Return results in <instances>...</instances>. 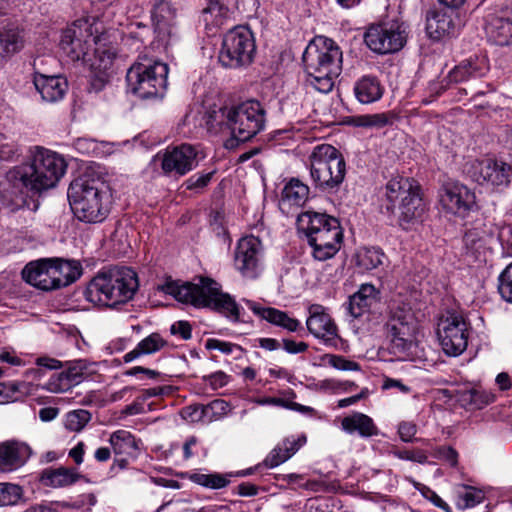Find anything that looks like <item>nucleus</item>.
I'll return each instance as SVG.
<instances>
[{
	"label": "nucleus",
	"instance_id": "f257e3e1",
	"mask_svg": "<svg viewBox=\"0 0 512 512\" xmlns=\"http://www.w3.org/2000/svg\"><path fill=\"white\" fill-rule=\"evenodd\" d=\"M66 171V162L58 153L36 147L30 162L13 167L0 184V202L21 207L28 198L54 188Z\"/></svg>",
	"mask_w": 512,
	"mask_h": 512
},
{
	"label": "nucleus",
	"instance_id": "f03ea898",
	"mask_svg": "<svg viewBox=\"0 0 512 512\" xmlns=\"http://www.w3.org/2000/svg\"><path fill=\"white\" fill-rule=\"evenodd\" d=\"M160 289L177 301L195 307H208L236 323L240 319V307L228 293L221 291L219 283L207 277H200L198 283H179L167 279Z\"/></svg>",
	"mask_w": 512,
	"mask_h": 512
},
{
	"label": "nucleus",
	"instance_id": "7ed1b4c3",
	"mask_svg": "<svg viewBox=\"0 0 512 512\" xmlns=\"http://www.w3.org/2000/svg\"><path fill=\"white\" fill-rule=\"evenodd\" d=\"M138 288V276L133 269L114 266L100 270L88 283L84 296L97 306L112 308L133 299Z\"/></svg>",
	"mask_w": 512,
	"mask_h": 512
},
{
	"label": "nucleus",
	"instance_id": "20e7f679",
	"mask_svg": "<svg viewBox=\"0 0 512 512\" xmlns=\"http://www.w3.org/2000/svg\"><path fill=\"white\" fill-rule=\"evenodd\" d=\"M303 64L307 74L306 83L321 93H328L334 79L342 71V52L332 39L319 37L312 41L303 53Z\"/></svg>",
	"mask_w": 512,
	"mask_h": 512
},
{
	"label": "nucleus",
	"instance_id": "39448f33",
	"mask_svg": "<svg viewBox=\"0 0 512 512\" xmlns=\"http://www.w3.org/2000/svg\"><path fill=\"white\" fill-rule=\"evenodd\" d=\"M297 228L305 234L316 260L332 258L341 247L343 231L339 220L333 216L306 211L298 215Z\"/></svg>",
	"mask_w": 512,
	"mask_h": 512
},
{
	"label": "nucleus",
	"instance_id": "423d86ee",
	"mask_svg": "<svg viewBox=\"0 0 512 512\" xmlns=\"http://www.w3.org/2000/svg\"><path fill=\"white\" fill-rule=\"evenodd\" d=\"M68 199L74 215L83 222H102L109 213L110 200L104 182L78 178L68 188Z\"/></svg>",
	"mask_w": 512,
	"mask_h": 512
},
{
	"label": "nucleus",
	"instance_id": "0eeeda50",
	"mask_svg": "<svg viewBox=\"0 0 512 512\" xmlns=\"http://www.w3.org/2000/svg\"><path fill=\"white\" fill-rule=\"evenodd\" d=\"M211 119H220L219 125L226 126L232 134L227 147H233L234 142H246L261 132L265 127V110L260 102L249 100L236 106L222 107Z\"/></svg>",
	"mask_w": 512,
	"mask_h": 512
},
{
	"label": "nucleus",
	"instance_id": "6e6552de",
	"mask_svg": "<svg viewBox=\"0 0 512 512\" xmlns=\"http://www.w3.org/2000/svg\"><path fill=\"white\" fill-rule=\"evenodd\" d=\"M103 42L116 46L110 33L99 34L97 25L91 24L87 19H78L63 31L59 45L69 61L89 62V59L98 58V48Z\"/></svg>",
	"mask_w": 512,
	"mask_h": 512
},
{
	"label": "nucleus",
	"instance_id": "1a4fd4ad",
	"mask_svg": "<svg viewBox=\"0 0 512 512\" xmlns=\"http://www.w3.org/2000/svg\"><path fill=\"white\" fill-rule=\"evenodd\" d=\"M308 160L314 186L323 192H337L346 175L342 153L330 144H319L313 148Z\"/></svg>",
	"mask_w": 512,
	"mask_h": 512
},
{
	"label": "nucleus",
	"instance_id": "9d476101",
	"mask_svg": "<svg viewBox=\"0 0 512 512\" xmlns=\"http://www.w3.org/2000/svg\"><path fill=\"white\" fill-rule=\"evenodd\" d=\"M168 66L160 61L139 57L127 71L126 81L131 93L141 99L162 97L167 87Z\"/></svg>",
	"mask_w": 512,
	"mask_h": 512
},
{
	"label": "nucleus",
	"instance_id": "9b49d317",
	"mask_svg": "<svg viewBox=\"0 0 512 512\" xmlns=\"http://www.w3.org/2000/svg\"><path fill=\"white\" fill-rule=\"evenodd\" d=\"M255 52L252 31L246 26H236L223 36L218 58L223 67L238 69L250 65Z\"/></svg>",
	"mask_w": 512,
	"mask_h": 512
},
{
	"label": "nucleus",
	"instance_id": "f8f14e48",
	"mask_svg": "<svg viewBox=\"0 0 512 512\" xmlns=\"http://www.w3.org/2000/svg\"><path fill=\"white\" fill-rule=\"evenodd\" d=\"M364 41L375 53H394L404 46L405 28L398 20L381 21L368 27L364 34Z\"/></svg>",
	"mask_w": 512,
	"mask_h": 512
},
{
	"label": "nucleus",
	"instance_id": "ddd939ff",
	"mask_svg": "<svg viewBox=\"0 0 512 512\" xmlns=\"http://www.w3.org/2000/svg\"><path fill=\"white\" fill-rule=\"evenodd\" d=\"M437 336L447 355L458 356L468 345V325L461 314L447 311L439 318Z\"/></svg>",
	"mask_w": 512,
	"mask_h": 512
},
{
	"label": "nucleus",
	"instance_id": "4468645a",
	"mask_svg": "<svg viewBox=\"0 0 512 512\" xmlns=\"http://www.w3.org/2000/svg\"><path fill=\"white\" fill-rule=\"evenodd\" d=\"M464 172L480 185L506 186L512 176V166L492 158L473 159L465 164Z\"/></svg>",
	"mask_w": 512,
	"mask_h": 512
},
{
	"label": "nucleus",
	"instance_id": "2eb2a0df",
	"mask_svg": "<svg viewBox=\"0 0 512 512\" xmlns=\"http://www.w3.org/2000/svg\"><path fill=\"white\" fill-rule=\"evenodd\" d=\"M415 195L416 189L409 182L408 178H401L400 180L393 179L386 185V196L390 202H394L401 196L399 225L404 230H412L416 224Z\"/></svg>",
	"mask_w": 512,
	"mask_h": 512
},
{
	"label": "nucleus",
	"instance_id": "dca6fc26",
	"mask_svg": "<svg viewBox=\"0 0 512 512\" xmlns=\"http://www.w3.org/2000/svg\"><path fill=\"white\" fill-rule=\"evenodd\" d=\"M199 151L191 144L167 148L162 156L161 168L165 174L184 176L198 166Z\"/></svg>",
	"mask_w": 512,
	"mask_h": 512
},
{
	"label": "nucleus",
	"instance_id": "f3484780",
	"mask_svg": "<svg viewBox=\"0 0 512 512\" xmlns=\"http://www.w3.org/2000/svg\"><path fill=\"white\" fill-rule=\"evenodd\" d=\"M441 203L448 212L465 217L476 207V196L467 186L459 182H447L443 185Z\"/></svg>",
	"mask_w": 512,
	"mask_h": 512
},
{
	"label": "nucleus",
	"instance_id": "a211bd4d",
	"mask_svg": "<svg viewBox=\"0 0 512 512\" xmlns=\"http://www.w3.org/2000/svg\"><path fill=\"white\" fill-rule=\"evenodd\" d=\"M261 242L254 236L243 237L235 249V267L247 278H256L260 271Z\"/></svg>",
	"mask_w": 512,
	"mask_h": 512
},
{
	"label": "nucleus",
	"instance_id": "6ab92c4d",
	"mask_svg": "<svg viewBox=\"0 0 512 512\" xmlns=\"http://www.w3.org/2000/svg\"><path fill=\"white\" fill-rule=\"evenodd\" d=\"M52 258H43L29 262L22 270V278L30 285L43 290L58 289Z\"/></svg>",
	"mask_w": 512,
	"mask_h": 512
},
{
	"label": "nucleus",
	"instance_id": "aec40b11",
	"mask_svg": "<svg viewBox=\"0 0 512 512\" xmlns=\"http://www.w3.org/2000/svg\"><path fill=\"white\" fill-rule=\"evenodd\" d=\"M117 56V46H109L100 43L98 48V58L89 59L94 76L91 80V86L95 91H100L109 82L111 69Z\"/></svg>",
	"mask_w": 512,
	"mask_h": 512
},
{
	"label": "nucleus",
	"instance_id": "412c9836",
	"mask_svg": "<svg viewBox=\"0 0 512 512\" xmlns=\"http://www.w3.org/2000/svg\"><path fill=\"white\" fill-rule=\"evenodd\" d=\"M309 314L306 326L313 336L325 342H332L337 338V326L330 315L323 311L322 306L312 305Z\"/></svg>",
	"mask_w": 512,
	"mask_h": 512
},
{
	"label": "nucleus",
	"instance_id": "4be33fe9",
	"mask_svg": "<svg viewBox=\"0 0 512 512\" xmlns=\"http://www.w3.org/2000/svg\"><path fill=\"white\" fill-rule=\"evenodd\" d=\"M31 448L23 442L0 443V471L10 472L22 467L30 458Z\"/></svg>",
	"mask_w": 512,
	"mask_h": 512
},
{
	"label": "nucleus",
	"instance_id": "5701e85b",
	"mask_svg": "<svg viewBox=\"0 0 512 512\" xmlns=\"http://www.w3.org/2000/svg\"><path fill=\"white\" fill-rule=\"evenodd\" d=\"M33 83L42 101L46 103L61 101L68 90V82L61 76L35 74Z\"/></svg>",
	"mask_w": 512,
	"mask_h": 512
},
{
	"label": "nucleus",
	"instance_id": "b1692460",
	"mask_svg": "<svg viewBox=\"0 0 512 512\" xmlns=\"http://www.w3.org/2000/svg\"><path fill=\"white\" fill-rule=\"evenodd\" d=\"M247 307L258 317L289 332L303 330L299 320L290 317L285 311L273 307H263L252 300H245Z\"/></svg>",
	"mask_w": 512,
	"mask_h": 512
},
{
	"label": "nucleus",
	"instance_id": "393cba45",
	"mask_svg": "<svg viewBox=\"0 0 512 512\" xmlns=\"http://www.w3.org/2000/svg\"><path fill=\"white\" fill-rule=\"evenodd\" d=\"M380 291L370 283L362 284L358 291L349 297L347 310L351 316L358 318L379 301Z\"/></svg>",
	"mask_w": 512,
	"mask_h": 512
},
{
	"label": "nucleus",
	"instance_id": "a878e982",
	"mask_svg": "<svg viewBox=\"0 0 512 512\" xmlns=\"http://www.w3.org/2000/svg\"><path fill=\"white\" fill-rule=\"evenodd\" d=\"M310 193L309 187L298 178H291L284 185L280 199V209L289 213L293 207L299 208L308 200Z\"/></svg>",
	"mask_w": 512,
	"mask_h": 512
},
{
	"label": "nucleus",
	"instance_id": "bb28decb",
	"mask_svg": "<svg viewBox=\"0 0 512 512\" xmlns=\"http://www.w3.org/2000/svg\"><path fill=\"white\" fill-rule=\"evenodd\" d=\"M493 238L491 230L484 227H474L468 230L463 237L465 254L473 261L479 260Z\"/></svg>",
	"mask_w": 512,
	"mask_h": 512
},
{
	"label": "nucleus",
	"instance_id": "cd10ccee",
	"mask_svg": "<svg viewBox=\"0 0 512 512\" xmlns=\"http://www.w3.org/2000/svg\"><path fill=\"white\" fill-rule=\"evenodd\" d=\"M485 29L487 37L495 44L512 45V11L506 16H491Z\"/></svg>",
	"mask_w": 512,
	"mask_h": 512
},
{
	"label": "nucleus",
	"instance_id": "c85d7f7f",
	"mask_svg": "<svg viewBox=\"0 0 512 512\" xmlns=\"http://www.w3.org/2000/svg\"><path fill=\"white\" fill-rule=\"evenodd\" d=\"M488 71V66L483 59L475 58L462 61L448 74L449 83H462L471 79L483 77Z\"/></svg>",
	"mask_w": 512,
	"mask_h": 512
},
{
	"label": "nucleus",
	"instance_id": "c756f323",
	"mask_svg": "<svg viewBox=\"0 0 512 512\" xmlns=\"http://www.w3.org/2000/svg\"><path fill=\"white\" fill-rule=\"evenodd\" d=\"M26 44L25 32L17 27L0 31V61L10 59L19 53Z\"/></svg>",
	"mask_w": 512,
	"mask_h": 512
},
{
	"label": "nucleus",
	"instance_id": "7c9ffc66",
	"mask_svg": "<svg viewBox=\"0 0 512 512\" xmlns=\"http://www.w3.org/2000/svg\"><path fill=\"white\" fill-rule=\"evenodd\" d=\"M454 28L452 18L444 12L430 10L426 14L425 31L432 40H440Z\"/></svg>",
	"mask_w": 512,
	"mask_h": 512
},
{
	"label": "nucleus",
	"instance_id": "2f4dec72",
	"mask_svg": "<svg viewBox=\"0 0 512 512\" xmlns=\"http://www.w3.org/2000/svg\"><path fill=\"white\" fill-rule=\"evenodd\" d=\"M341 426L345 432L349 434L358 432L361 437H371L378 434V429L372 418L360 412L344 417Z\"/></svg>",
	"mask_w": 512,
	"mask_h": 512
},
{
	"label": "nucleus",
	"instance_id": "473e14b6",
	"mask_svg": "<svg viewBox=\"0 0 512 512\" xmlns=\"http://www.w3.org/2000/svg\"><path fill=\"white\" fill-rule=\"evenodd\" d=\"M79 475L70 468H46L41 472L40 481L44 486L60 488L74 484Z\"/></svg>",
	"mask_w": 512,
	"mask_h": 512
},
{
	"label": "nucleus",
	"instance_id": "72a5a7b5",
	"mask_svg": "<svg viewBox=\"0 0 512 512\" xmlns=\"http://www.w3.org/2000/svg\"><path fill=\"white\" fill-rule=\"evenodd\" d=\"M354 93L362 104H370L382 97L383 89L374 76H363L354 85Z\"/></svg>",
	"mask_w": 512,
	"mask_h": 512
},
{
	"label": "nucleus",
	"instance_id": "f704fd0d",
	"mask_svg": "<svg viewBox=\"0 0 512 512\" xmlns=\"http://www.w3.org/2000/svg\"><path fill=\"white\" fill-rule=\"evenodd\" d=\"M55 263L53 264L54 270L56 271L57 286L58 289L66 287L82 275V266L77 260H64L61 258H53Z\"/></svg>",
	"mask_w": 512,
	"mask_h": 512
},
{
	"label": "nucleus",
	"instance_id": "c9c22d12",
	"mask_svg": "<svg viewBox=\"0 0 512 512\" xmlns=\"http://www.w3.org/2000/svg\"><path fill=\"white\" fill-rule=\"evenodd\" d=\"M300 439H284L265 458L264 465L274 468L290 459L300 448Z\"/></svg>",
	"mask_w": 512,
	"mask_h": 512
},
{
	"label": "nucleus",
	"instance_id": "e433bc0d",
	"mask_svg": "<svg viewBox=\"0 0 512 512\" xmlns=\"http://www.w3.org/2000/svg\"><path fill=\"white\" fill-rule=\"evenodd\" d=\"M167 345V342L159 333H152L141 340L137 346L123 356L125 363L134 361L143 355H150L160 351Z\"/></svg>",
	"mask_w": 512,
	"mask_h": 512
},
{
	"label": "nucleus",
	"instance_id": "4c0bfd02",
	"mask_svg": "<svg viewBox=\"0 0 512 512\" xmlns=\"http://www.w3.org/2000/svg\"><path fill=\"white\" fill-rule=\"evenodd\" d=\"M280 397H263L256 400L259 405H272L279 406L285 409L293 410L302 414H312L314 409L310 406H305L293 401L296 394L293 390L288 389L280 392Z\"/></svg>",
	"mask_w": 512,
	"mask_h": 512
},
{
	"label": "nucleus",
	"instance_id": "58836bf2",
	"mask_svg": "<svg viewBox=\"0 0 512 512\" xmlns=\"http://www.w3.org/2000/svg\"><path fill=\"white\" fill-rule=\"evenodd\" d=\"M109 443L116 455L135 457L139 449L135 437L126 430H117L110 435Z\"/></svg>",
	"mask_w": 512,
	"mask_h": 512
},
{
	"label": "nucleus",
	"instance_id": "ea45409f",
	"mask_svg": "<svg viewBox=\"0 0 512 512\" xmlns=\"http://www.w3.org/2000/svg\"><path fill=\"white\" fill-rule=\"evenodd\" d=\"M455 504L458 509L473 508L483 502L485 496L481 490L467 485H457L454 488Z\"/></svg>",
	"mask_w": 512,
	"mask_h": 512
},
{
	"label": "nucleus",
	"instance_id": "a19ab883",
	"mask_svg": "<svg viewBox=\"0 0 512 512\" xmlns=\"http://www.w3.org/2000/svg\"><path fill=\"white\" fill-rule=\"evenodd\" d=\"M151 18L155 27L159 30L170 26L175 18V10L165 0H157L151 10Z\"/></svg>",
	"mask_w": 512,
	"mask_h": 512
},
{
	"label": "nucleus",
	"instance_id": "79ce46f5",
	"mask_svg": "<svg viewBox=\"0 0 512 512\" xmlns=\"http://www.w3.org/2000/svg\"><path fill=\"white\" fill-rule=\"evenodd\" d=\"M397 321L399 322L400 327H397L394 325V329L398 330V335L395 338V342L397 345H401L403 349L407 348L409 345H411L412 341L405 338L406 335H412L415 332V327L413 326V323L415 321V314L414 312L409 309L408 312L403 314H396Z\"/></svg>",
	"mask_w": 512,
	"mask_h": 512
},
{
	"label": "nucleus",
	"instance_id": "37998d69",
	"mask_svg": "<svg viewBox=\"0 0 512 512\" xmlns=\"http://www.w3.org/2000/svg\"><path fill=\"white\" fill-rule=\"evenodd\" d=\"M229 475H223L220 473H194L190 476V479L195 484L203 486L209 489H222L230 484Z\"/></svg>",
	"mask_w": 512,
	"mask_h": 512
},
{
	"label": "nucleus",
	"instance_id": "c03bdc74",
	"mask_svg": "<svg viewBox=\"0 0 512 512\" xmlns=\"http://www.w3.org/2000/svg\"><path fill=\"white\" fill-rule=\"evenodd\" d=\"M229 9L220 0H208L203 9V16L206 23L221 26L228 16Z\"/></svg>",
	"mask_w": 512,
	"mask_h": 512
},
{
	"label": "nucleus",
	"instance_id": "a18cd8bd",
	"mask_svg": "<svg viewBox=\"0 0 512 512\" xmlns=\"http://www.w3.org/2000/svg\"><path fill=\"white\" fill-rule=\"evenodd\" d=\"M24 497L22 486L9 482H0V507L15 506Z\"/></svg>",
	"mask_w": 512,
	"mask_h": 512
},
{
	"label": "nucleus",
	"instance_id": "49530a36",
	"mask_svg": "<svg viewBox=\"0 0 512 512\" xmlns=\"http://www.w3.org/2000/svg\"><path fill=\"white\" fill-rule=\"evenodd\" d=\"M385 255L380 248H364L358 254L357 264L365 270H373L383 264Z\"/></svg>",
	"mask_w": 512,
	"mask_h": 512
},
{
	"label": "nucleus",
	"instance_id": "de8ad7c7",
	"mask_svg": "<svg viewBox=\"0 0 512 512\" xmlns=\"http://www.w3.org/2000/svg\"><path fill=\"white\" fill-rule=\"evenodd\" d=\"M393 115L390 113H376L361 115L354 118V124L365 128H383L392 124Z\"/></svg>",
	"mask_w": 512,
	"mask_h": 512
},
{
	"label": "nucleus",
	"instance_id": "09e8293b",
	"mask_svg": "<svg viewBox=\"0 0 512 512\" xmlns=\"http://www.w3.org/2000/svg\"><path fill=\"white\" fill-rule=\"evenodd\" d=\"M87 366L83 360L71 362L65 370L61 371L64 380L67 382L70 390L80 384L85 379Z\"/></svg>",
	"mask_w": 512,
	"mask_h": 512
},
{
	"label": "nucleus",
	"instance_id": "8fccbe9b",
	"mask_svg": "<svg viewBox=\"0 0 512 512\" xmlns=\"http://www.w3.org/2000/svg\"><path fill=\"white\" fill-rule=\"evenodd\" d=\"M91 420V414L85 409L70 411L66 414L64 426L71 432H80Z\"/></svg>",
	"mask_w": 512,
	"mask_h": 512
},
{
	"label": "nucleus",
	"instance_id": "3c124183",
	"mask_svg": "<svg viewBox=\"0 0 512 512\" xmlns=\"http://www.w3.org/2000/svg\"><path fill=\"white\" fill-rule=\"evenodd\" d=\"M498 290L502 298L512 303V263L499 275Z\"/></svg>",
	"mask_w": 512,
	"mask_h": 512
},
{
	"label": "nucleus",
	"instance_id": "603ef678",
	"mask_svg": "<svg viewBox=\"0 0 512 512\" xmlns=\"http://www.w3.org/2000/svg\"><path fill=\"white\" fill-rule=\"evenodd\" d=\"M215 174V171L210 172H200L195 175H192L189 177L184 185L186 186V189L188 190H200L206 187L209 182L211 181L213 175Z\"/></svg>",
	"mask_w": 512,
	"mask_h": 512
},
{
	"label": "nucleus",
	"instance_id": "864d4df0",
	"mask_svg": "<svg viewBox=\"0 0 512 512\" xmlns=\"http://www.w3.org/2000/svg\"><path fill=\"white\" fill-rule=\"evenodd\" d=\"M418 491L426 500L430 501L434 506L442 509L444 512H452L450 506L429 487L418 483Z\"/></svg>",
	"mask_w": 512,
	"mask_h": 512
},
{
	"label": "nucleus",
	"instance_id": "5fc2aeb1",
	"mask_svg": "<svg viewBox=\"0 0 512 512\" xmlns=\"http://www.w3.org/2000/svg\"><path fill=\"white\" fill-rule=\"evenodd\" d=\"M43 388L51 393H65L70 390L61 372L53 374Z\"/></svg>",
	"mask_w": 512,
	"mask_h": 512
},
{
	"label": "nucleus",
	"instance_id": "6e6d98bb",
	"mask_svg": "<svg viewBox=\"0 0 512 512\" xmlns=\"http://www.w3.org/2000/svg\"><path fill=\"white\" fill-rule=\"evenodd\" d=\"M327 357H328L329 365L337 370H342V371H358V370H360V365L357 362L350 361L343 356L328 355Z\"/></svg>",
	"mask_w": 512,
	"mask_h": 512
},
{
	"label": "nucleus",
	"instance_id": "4d7b16f0",
	"mask_svg": "<svg viewBox=\"0 0 512 512\" xmlns=\"http://www.w3.org/2000/svg\"><path fill=\"white\" fill-rule=\"evenodd\" d=\"M473 409H482L495 401V394L491 391L472 388Z\"/></svg>",
	"mask_w": 512,
	"mask_h": 512
},
{
	"label": "nucleus",
	"instance_id": "13d9d810",
	"mask_svg": "<svg viewBox=\"0 0 512 512\" xmlns=\"http://www.w3.org/2000/svg\"><path fill=\"white\" fill-rule=\"evenodd\" d=\"M19 148L16 142L8 140L6 138H0V159L1 160H12L18 155Z\"/></svg>",
	"mask_w": 512,
	"mask_h": 512
},
{
	"label": "nucleus",
	"instance_id": "bf43d9fd",
	"mask_svg": "<svg viewBox=\"0 0 512 512\" xmlns=\"http://www.w3.org/2000/svg\"><path fill=\"white\" fill-rule=\"evenodd\" d=\"M498 240L505 253L512 256V225H504L499 229Z\"/></svg>",
	"mask_w": 512,
	"mask_h": 512
},
{
	"label": "nucleus",
	"instance_id": "052dcab7",
	"mask_svg": "<svg viewBox=\"0 0 512 512\" xmlns=\"http://www.w3.org/2000/svg\"><path fill=\"white\" fill-rule=\"evenodd\" d=\"M181 415L183 419L189 422H203L202 404H191L182 409Z\"/></svg>",
	"mask_w": 512,
	"mask_h": 512
},
{
	"label": "nucleus",
	"instance_id": "680f3d73",
	"mask_svg": "<svg viewBox=\"0 0 512 512\" xmlns=\"http://www.w3.org/2000/svg\"><path fill=\"white\" fill-rule=\"evenodd\" d=\"M205 347L208 350H219L224 354H231L235 348H239V346L236 344L214 338L207 339L205 342Z\"/></svg>",
	"mask_w": 512,
	"mask_h": 512
},
{
	"label": "nucleus",
	"instance_id": "e2e57ef3",
	"mask_svg": "<svg viewBox=\"0 0 512 512\" xmlns=\"http://www.w3.org/2000/svg\"><path fill=\"white\" fill-rule=\"evenodd\" d=\"M173 335H179L183 340H189L192 337V327L187 321H177L170 327Z\"/></svg>",
	"mask_w": 512,
	"mask_h": 512
},
{
	"label": "nucleus",
	"instance_id": "0e129e2a",
	"mask_svg": "<svg viewBox=\"0 0 512 512\" xmlns=\"http://www.w3.org/2000/svg\"><path fill=\"white\" fill-rule=\"evenodd\" d=\"M398 434L402 441L411 442L416 435V425L413 422L403 421L398 426Z\"/></svg>",
	"mask_w": 512,
	"mask_h": 512
},
{
	"label": "nucleus",
	"instance_id": "69168bd1",
	"mask_svg": "<svg viewBox=\"0 0 512 512\" xmlns=\"http://www.w3.org/2000/svg\"><path fill=\"white\" fill-rule=\"evenodd\" d=\"M282 345L283 349L289 354L304 353L309 347L306 342H296L292 339H283Z\"/></svg>",
	"mask_w": 512,
	"mask_h": 512
},
{
	"label": "nucleus",
	"instance_id": "338daca9",
	"mask_svg": "<svg viewBox=\"0 0 512 512\" xmlns=\"http://www.w3.org/2000/svg\"><path fill=\"white\" fill-rule=\"evenodd\" d=\"M457 401L466 409H473V391L471 389H463L455 391Z\"/></svg>",
	"mask_w": 512,
	"mask_h": 512
},
{
	"label": "nucleus",
	"instance_id": "774afa93",
	"mask_svg": "<svg viewBox=\"0 0 512 512\" xmlns=\"http://www.w3.org/2000/svg\"><path fill=\"white\" fill-rule=\"evenodd\" d=\"M259 492V488L257 485L252 484L250 482L240 483L235 488V493L242 497H253L256 496Z\"/></svg>",
	"mask_w": 512,
	"mask_h": 512
}]
</instances>
